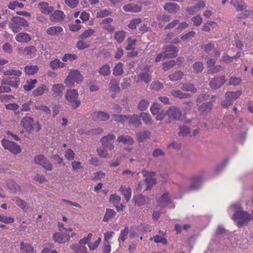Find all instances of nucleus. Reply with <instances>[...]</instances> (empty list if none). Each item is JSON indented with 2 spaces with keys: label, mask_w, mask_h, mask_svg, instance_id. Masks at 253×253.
Instances as JSON below:
<instances>
[{
  "label": "nucleus",
  "mask_w": 253,
  "mask_h": 253,
  "mask_svg": "<svg viewBox=\"0 0 253 253\" xmlns=\"http://www.w3.org/2000/svg\"><path fill=\"white\" fill-rule=\"evenodd\" d=\"M34 162L36 164L42 166L46 170H51L52 166L44 156L40 155L35 157Z\"/></svg>",
  "instance_id": "4468645a"
},
{
  "label": "nucleus",
  "mask_w": 253,
  "mask_h": 253,
  "mask_svg": "<svg viewBox=\"0 0 253 253\" xmlns=\"http://www.w3.org/2000/svg\"><path fill=\"white\" fill-rule=\"evenodd\" d=\"M171 94L174 97L179 99H185L190 97L191 95L187 93H183L179 90H173L171 91Z\"/></svg>",
  "instance_id": "2f4dec72"
},
{
  "label": "nucleus",
  "mask_w": 253,
  "mask_h": 253,
  "mask_svg": "<svg viewBox=\"0 0 253 253\" xmlns=\"http://www.w3.org/2000/svg\"><path fill=\"white\" fill-rule=\"evenodd\" d=\"M151 75L146 72L141 73L137 76H135L134 80L136 83L144 82L145 83L148 84L151 82Z\"/></svg>",
  "instance_id": "6ab92c4d"
},
{
  "label": "nucleus",
  "mask_w": 253,
  "mask_h": 253,
  "mask_svg": "<svg viewBox=\"0 0 253 253\" xmlns=\"http://www.w3.org/2000/svg\"><path fill=\"white\" fill-rule=\"evenodd\" d=\"M182 90L186 91H190L192 93H195L197 91V89L194 85L192 84H183L181 87Z\"/></svg>",
  "instance_id": "c03bdc74"
},
{
  "label": "nucleus",
  "mask_w": 253,
  "mask_h": 253,
  "mask_svg": "<svg viewBox=\"0 0 253 253\" xmlns=\"http://www.w3.org/2000/svg\"><path fill=\"white\" fill-rule=\"evenodd\" d=\"M141 19L139 18H135L131 20L128 25V27L132 30L136 28V26L141 23Z\"/></svg>",
  "instance_id": "e2e57ef3"
},
{
  "label": "nucleus",
  "mask_w": 253,
  "mask_h": 253,
  "mask_svg": "<svg viewBox=\"0 0 253 253\" xmlns=\"http://www.w3.org/2000/svg\"><path fill=\"white\" fill-rule=\"evenodd\" d=\"M14 218L12 217L6 216L2 214H0V221L1 222L5 224H10L14 222Z\"/></svg>",
  "instance_id": "5fc2aeb1"
},
{
  "label": "nucleus",
  "mask_w": 253,
  "mask_h": 253,
  "mask_svg": "<svg viewBox=\"0 0 253 253\" xmlns=\"http://www.w3.org/2000/svg\"><path fill=\"white\" fill-rule=\"evenodd\" d=\"M8 187L12 193H16L20 190V187L13 181L8 183Z\"/></svg>",
  "instance_id": "4d7b16f0"
},
{
  "label": "nucleus",
  "mask_w": 253,
  "mask_h": 253,
  "mask_svg": "<svg viewBox=\"0 0 253 253\" xmlns=\"http://www.w3.org/2000/svg\"><path fill=\"white\" fill-rule=\"evenodd\" d=\"M123 64H116L114 68L113 74L115 76L121 75L124 71L123 69Z\"/></svg>",
  "instance_id": "338daca9"
},
{
  "label": "nucleus",
  "mask_w": 253,
  "mask_h": 253,
  "mask_svg": "<svg viewBox=\"0 0 253 253\" xmlns=\"http://www.w3.org/2000/svg\"><path fill=\"white\" fill-rule=\"evenodd\" d=\"M65 15L63 11L61 10L53 11V13L50 15V20L52 22H61L65 18Z\"/></svg>",
  "instance_id": "412c9836"
},
{
  "label": "nucleus",
  "mask_w": 253,
  "mask_h": 253,
  "mask_svg": "<svg viewBox=\"0 0 253 253\" xmlns=\"http://www.w3.org/2000/svg\"><path fill=\"white\" fill-rule=\"evenodd\" d=\"M149 104V102L148 100L142 99L139 102L138 105V109L140 111L145 110L148 108Z\"/></svg>",
  "instance_id": "052dcab7"
},
{
  "label": "nucleus",
  "mask_w": 253,
  "mask_h": 253,
  "mask_svg": "<svg viewBox=\"0 0 253 253\" xmlns=\"http://www.w3.org/2000/svg\"><path fill=\"white\" fill-rule=\"evenodd\" d=\"M71 248L75 253H87V249L84 246L73 244Z\"/></svg>",
  "instance_id": "4c0bfd02"
},
{
  "label": "nucleus",
  "mask_w": 253,
  "mask_h": 253,
  "mask_svg": "<svg viewBox=\"0 0 253 253\" xmlns=\"http://www.w3.org/2000/svg\"><path fill=\"white\" fill-rule=\"evenodd\" d=\"M83 80V77L78 70H71L65 80L67 86L71 87L74 85L75 83H79Z\"/></svg>",
  "instance_id": "0eeeda50"
},
{
  "label": "nucleus",
  "mask_w": 253,
  "mask_h": 253,
  "mask_svg": "<svg viewBox=\"0 0 253 253\" xmlns=\"http://www.w3.org/2000/svg\"><path fill=\"white\" fill-rule=\"evenodd\" d=\"M153 240L155 243H162L163 245L168 244L167 239L160 235H155L150 238V240Z\"/></svg>",
  "instance_id": "37998d69"
},
{
  "label": "nucleus",
  "mask_w": 253,
  "mask_h": 253,
  "mask_svg": "<svg viewBox=\"0 0 253 253\" xmlns=\"http://www.w3.org/2000/svg\"><path fill=\"white\" fill-rule=\"evenodd\" d=\"M140 117L146 125L149 126L153 124V120L152 119L149 114L146 113H141Z\"/></svg>",
  "instance_id": "c9c22d12"
},
{
  "label": "nucleus",
  "mask_w": 253,
  "mask_h": 253,
  "mask_svg": "<svg viewBox=\"0 0 253 253\" xmlns=\"http://www.w3.org/2000/svg\"><path fill=\"white\" fill-rule=\"evenodd\" d=\"M63 31V28L59 26H52L48 28L46 33L49 36H58Z\"/></svg>",
  "instance_id": "5701e85b"
},
{
  "label": "nucleus",
  "mask_w": 253,
  "mask_h": 253,
  "mask_svg": "<svg viewBox=\"0 0 253 253\" xmlns=\"http://www.w3.org/2000/svg\"><path fill=\"white\" fill-rule=\"evenodd\" d=\"M24 69L26 74L29 75H32L38 72L39 68L36 65H30L26 66Z\"/></svg>",
  "instance_id": "ea45409f"
},
{
  "label": "nucleus",
  "mask_w": 253,
  "mask_h": 253,
  "mask_svg": "<svg viewBox=\"0 0 253 253\" xmlns=\"http://www.w3.org/2000/svg\"><path fill=\"white\" fill-rule=\"evenodd\" d=\"M119 83L117 80H111L109 84V89L112 91L115 92H118L120 91V88L119 86Z\"/></svg>",
  "instance_id": "e433bc0d"
},
{
  "label": "nucleus",
  "mask_w": 253,
  "mask_h": 253,
  "mask_svg": "<svg viewBox=\"0 0 253 253\" xmlns=\"http://www.w3.org/2000/svg\"><path fill=\"white\" fill-rule=\"evenodd\" d=\"M150 111L151 113L156 116L155 118L158 121L163 120L166 115L165 111L161 108L160 105L157 103L153 104L150 108Z\"/></svg>",
  "instance_id": "f8f14e48"
},
{
  "label": "nucleus",
  "mask_w": 253,
  "mask_h": 253,
  "mask_svg": "<svg viewBox=\"0 0 253 253\" xmlns=\"http://www.w3.org/2000/svg\"><path fill=\"white\" fill-rule=\"evenodd\" d=\"M2 146L5 149L8 150L14 154H17L21 152V149L19 145L13 141L3 138L1 140Z\"/></svg>",
  "instance_id": "9b49d317"
},
{
  "label": "nucleus",
  "mask_w": 253,
  "mask_h": 253,
  "mask_svg": "<svg viewBox=\"0 0 253 253\" xmlns=\"http://www.w3.org/2000/svg\"><path fill=\"white\" fill-rule=\"evenodd\" d=\"M112 14L111 9H104L98 11L96 13L97 18H103L111 15Z\"/></svg>",
  "instance_id": "de8ad7c7"
},
{
  "label": "nucleus",
  "mask_w": 253,
  "mask_h": 253,
  "mask_svg": "<svg viewBox=\"0 0 253 253\" xmlns=\"http://www.w3.org/2000/svg\"><path fill=\"white\" fill-rule=\"evenodd\" d=\"M64 231L62 233L56 232L54 234L53 238L55 242L64 244L68 242L70 240L71 237H73V236L76 235V233L75 232H72L71 236L68 234V232H71L73 230L71 228L67 229L64 228Z\"/></svg>",
  "instance_id": "423d86ee"
},
{
  "label": "nucleus",
  "mask_w": 253,
  "mask_h": 253,
  "mask_svg": "<svg viewBox=\"0 0 253 253\" xmlns=\"http://www.w3.org/2000/svg\"><path fill=\"white\" fill-rule=\"evenodd\" d=\"M110 68L108 64H105L100 69L99 73L103 76H107L110 74Z\"/></svg>",
  "instance_id": "680f3d73"
},
{
  "label": "nucleus",
  "mask_w": 253,
  "mask_h": 253,
  "mask_svg": "<svg viewBox=\"0 0 253 253\" xmlns=\"http://www.w3.org/2000/svg\"><path fill=\"white\" fill-rule=\"evenodd\" d=\"M15 40L19 42H27L31 40V38L27 33H21L16 36Z\"/></svg>",
  "instance_id": "bb28decb"
},
{
  "label": "nucleus",
  "mask_w": 253,
  "mask_h": 253,
  "mask_svg": "<svg viewBox=\"0 0 253 253\" xmlns=\"http://www.w3.org/2000/svg\"><path fill=\"white\" fill-rule=\"evenodd\" d=\"M95 31L93 29H89L85 30L80 36L82 40H85L94 34Z\"/></svg>",
  "instance_id": "603ef678"
},
{
  "label": "nucleus",
  "mask_w": 253,
  "mask_h": 253,
  "mask_svg": "<svg viewBox=\"0 0 253 253\" xmlns=\"http://www.w3.org/2000/svg\"><path fill=\"white\" fill-rule=\"evenodd\" d=\"M78 92L75 89L68 90L65 96L66 99L74 109L78 107L81 104L80 101L78 100Z\"/></svg>",
  "instance_id": "1a4fd4ad"
},
{
  "label": "nucleus",
  "mask_w": 253,
  "mask_h": 253,
  "mask_svg": "<svg viewBox=\"0 0 253 253\" xmlns=\"http://www.w3.org/2000/svg\"><path fill=\"white\" fill-rule=\"evenodd\" d=\"M207 68L208 74L217 73L222 69L220 65H215V64H208Z\"/></svg>",
  "instance_id": "72a5a7b5"
},
{
  "label": "nucleus",
  "mask_w": 253,
  "mask_h": 253,
  "mask_svg": "<svg viewBox=\"0 0 253 253\" xmlns=\"http://www.w3.org/2000/svg\"><path fill=\"white\" fill-rule=\"evenodd\" d=\"M142 173L143 176L146 177L145 182L147 184V188L145 190H150L157 182L156 179L154 178L156 175V173L154 171H150L146 169H143L142 171Z\"/></svg>",
  "instance_id": "9d476101"
},
{
  "label": "nucleus",
  "mask_w": 253,
  "mask_h": 253,
  "mask_svg": "<svg viewBox=\"0 0 253 253\" xmlns=\"http://www.w3.org/2000/svg\"><path fill=\"white\" fill-rule=\"evenodd\" d=\"M114 38L118 42L121 43L125 38V32L123 31H117L115 33Z\"/></svg>",
  "instance_id": "3c124183"
},
{
  "label": "nucleus",
  "mask_w": 253,
  "mask_h": 253,
  "mask_svg": "<svg viewBox=\"0 0 253 253\" xmlns=\"http://www.w3.org/2000/svg\"><path fill=\"white\" fill-rule=\"evenodd\" d=\"M164 8L169 13H175L179 10L180 6L175 3L168 2L165 5Z\"/></svg>",
  "instance_id": "4be33fe9"
},
{
  "label": "nucleus",
  "mask_w": 253,
  "mask_h": 253,
  "mask_svg": "<svg viewBox=\"0 0 253 253\" xmlns=\"http://www.w3.org/2000/svg\"><path fill=\"white\" fill-rule=\"evenodd\" d=\"M21 249L26 253H33L34 249L30 244H24L23 242L20 243Z\"/></svg>",
  "instance_id": "a18cd8bd"
},
{
  "label": "nucleus",
  "mask_w": 253,
  "mask_h": 253,
  "mask_svg": "<svg viewBox=\"0 0 253 253\" xmlns=\"http://www.w3.org/2000/svg\"><path fill=\"white\" fill-rule=\"evenodd\" d=\"M120 191H121L123 195L126 198V202H128L131 198V190L129 186H121L120 187Z\"/></svg>",
  "instance_id": "cd10ccee"
},
{
  "label": "nucleus",
  "mask_w": 253,
  "mask_h": 253,
  "mask_svg": "<svg viewBox=\"0 0 253 253\" xmlns=\"http://www.w3.org/2000/svg\"><path fill=\"white\" fill-rule=\"evenodd\" d=\"M164 53L167 58H174L177 56V50L176 47L172 45H166L164 47Z\"/></svg>",
  "instance_id": "a211bd4d"
},
{
  "label": "nucleus",
  "mask_w": 253,
  "mask_h": 253,
  "mask_svg": "<svg viewBox=\"0 0 253 253\" xmlns=\"http://www.w3.org/2000/svg\"><path fill=\"white\" fill-rule=\"evenodd\" d=\"M39 6L41 12L44 14H51L54 11V8L49 6L46 2H41Z\"/></svg>",
  "instance_id": "aec40b11"
},
{
  "label": "nucleus",
  "mask_w": 253,
  "mask_h": 253,
  "mask_svg": "<svg viewBox=\"0 0 253 253\" xmlns=\"http://www.w3.org/2000/svg\"><path fill=\"white\" fill-rule=\"evenodd\" d=\"M37 83V79H31L30 80H27L26 84L23 86V88L26 91L31 90L35 87V85Z\"/></svg>",
  "instance_id": "58836bf2"
},
{
  "label": "nucleus",
  "mask_w": 253,
  "mask_h": 253,
  "mask_svg": "<svg viewBox=\"0 0 253 253\" xmlns=\"http://www.w3.org/2000/svg\"><path fill=\"white\" fill-rule=\"evenodd\" d=\"M183 75V74L182 72L178 71L174 74L170 75L169 76V79L172 81H176L180 80L182 78Z\"/></svg>",
  "instance_id": "13d9d810"
},
{
  "label": "nucleus",
  "mask_w": 253,
  "mask_h": 253,
  "mask_svg": "<svg viewBox=\"0 0 253 253\" xmlns=\"http://www.w3.org/2000/svg\"><path fill=\"white\" fill-rule=\"evenodd\" d=\"M217 25L216 23L213 21H209L205 23L203 26L202 30L206 32H209L211 30V27L214 28Z\"/></svg>",
  "instance_id": "bf43d9fd"
},
{
  "label": "nucleus",
  "mask_w": 253,
  "mask_h": 253,
  "mask_svg": "<svg viewBox=\"0 0 253 253\" xmlns=\"http://www.w3.org/2000/svg\"><path fill=\"white\" fill-rule=\"evenodd\" d=\"M117 140L119 142H122L124 144L131 145L133 143V139L129 136L120 135L118 137Z\"/></svg>",
  "instance_id": "473e14b6"
},
{
  "label": "nucleus",
  "mask_w": 253,
  "mask_h": 253,
  "mask_svg": "<svg viewBox=\"0 0 253 253\" xmlns=\"http://www.w3.org/2000/svg\"><path fill=\"white\" fill-rule=\"evenodd\" d=\"M48 91L47 87L44 85L42 84L38 86L36 89L33 91V95L38 96L43 95L44 93Z\"/></svg>",
  "instance_id": "c85d7f7f"
},
{
  "label": "nucleus",
  "mask_w": 253,
  "mask_h": 253,
  "mask_svg": "<svg viewBox=\"0 0 253 253\" xmlns=\"http://www.w3.org/2000/svg\"><path fill=\"white\" fill-rule=\"evenodd\" d=\"M128 228L125 227L123 230L121 231L118 241L119 242H124L126 239L128 233Z\"/></svg>",
  "instance_id": "09e8293b"
},
{
  "label": "nucleus",
  "mask_w": 253,
  "mask_h": 253,
  "mask_svg": "<svg viewBox=\"0 0 253 253\" xmlns=\"http://www.w3.org/2000/svg\"><path fill=\"white\" fill-rule=\"evenodd\" d=\"M196 35V32L194 31H190L188 33L182 35L181 37V40L183 41H189L191 38L194 37Z\"/></svg>",
  "instance_id": "774afa93"
},
{
  "label": "nucleus",
  "mask_w": 253,
  "mask_h": 253,
  "mask_svg": "<svg viewBox=\"0 0 253 253\" xmlns=\"http://www.w3.org/2000/svg\"><path fill=\"white\" fill-rule=\"evenodd\" d=\"M13 201L15 202V204L23 210L25 211L28 209L27 203L23 200L20 199L19 198L15 197L13 199Z\"/></svg>",
  "instance_id": "49530a36"
},
{
  "label": "nucleus",
  "mask_w": 253,
  "mask_h": 253,
  "mask_svg": "<svg viewBox=\"0 0 253 253\" xmlns=\"http://www.w3.org/2000/svg\"><path fill=\"white\" fill-rule=\"evenodd\" d=\"M18 50L21 51V53L26 55L34 56L36 54L37 49L34 46H28L25 47L24 49L19 48Z\"/></svg>",
  "instance_id": "b1692460"
},
{
  "label": "nucleus",
  "mask_w": 253,
  "mask_h": 253,
  "mask_svg": "<svg viewBox=\"0 0 253 253\" xmlns=\"http://www.w3.org/2000/svg\"><path fill=\"white\" fill-rule=\"evenodd\" d=\"M230 3L236 8L237 11H242L245 9V3L241 0H231Z\"/></svg>",
  "instance_id": "7c9ffc66"
},
{
  "label": "nucleus",
  "mask_w": 253,
  "mask_h": 253,
  "mask_svg": "<svg viewBox=\"0 0 253 253\" xmlns=\"http://www.w3.org/2000/svg\"><path fill=\"white\" fill-rule=\"evenodd\" d=\"M180 131L178 132L179 136H185L190 133V129L186 126H180Z\"/></svg>",
  "instance_id": "69168bd1"
},
{
  "label": "nucleus",
  "mask_w": 253,
  "mask_h": 253,
  "mask_svg": "<svg viewBox=\"0 0 253 253\" xmlns=\"http://www.w3.org/2000/svg\"><path fill=\"white\" fill-rule=\"evenodd\" d=\"M193 183L190 185L189 188L191 190L198 189L201 184L202 177L201 176L193 177L192 178Z\"/></svg>",
  "instance_id": "f704fd0d"
},
{
  "label": "nucleus",
  "mask_w": 253,
  "mask_h": 253,
  "mask_svg": "<svg viewBox=\"0 0 253 253\" xmlns=\"http://www.w3.org/2000/svg\"><path fill=\"white\" fill-rule=\"evenodd\" d=\"M11 20L13 23L9 24V27L14 33L19 32L22 30V27L29 26L27 21L19 16L13 17Z\"/></svg>",
  "instance_id": "20e7f679"
},
{
  "label": "nucleus",
  "mask_w": 253,
  "mask_h": 253,
  "mask_svg": "<svg viewBox=\"0 0 253 253\" xmlns=\"http://www.w3.org/2000/svg\"><path fill=\"white\" fill-rule=\"evenodd\" d=\"M123 8L126 12H129L132 13H137L142 10L141 2H139L137 3H128L123 6Z\"/></svg>",
  "instance_id": "2eb2a0df"
},
{
  "label": "nucleus",
  "mask_w": 253,
  "mask_h": 253,
  "mask_svg": "<svg viewBox=\"0 0 253 253\" xmlns=\"http://www.w3.org/2000/svg\"><path fill=\"white\" fill-rule=\"evenodd\" d=\"M231 207L235 211L232 219L237 222L239 227L247 224L251 219V214L243 211L240 204H234L231 206Z\"/></svg>",
  "instance_id": "f257e3e1"
},
{
  "label": "nucleus",
  "mask_w": 253,
  "mask_h": 253,
  "mask_svg": "<svg viewBox=\"0 0 253 253\" xmlns=\"http://www.w3.org/2000/svg\"><path fill=\"white\" fill-rule=\"evenodd\" d=\"M115 118V121L118 122L123 123L126 121L130 124H133L138 127L141 125L140 116L137 115H122L113 114L112 115Z\"/></svg>",
  "instance_id": "7ed1b4c3"
},
{
  "label": "nucleus",
  "mask_w": 253,
  "mask_h": 253,
  "mask_svg": "<svg viewBox=\"0 0 253 253\" xmlns=\"http://www.w3.org/2000/svg\"><path fill=\"white\" fill-rule=\"evenodd\" d=\"M158 205L160 207H164L169 203H171V200L169 196V193H166L162 195L160 199L158 200Z\"/></svg>",
  "instance_id": "393cba45"
},
{
  "label": "nucleus",
  "mask_w": 253,
  "mask_h": 253,
  "mask_svg": "<svg viewBox=\"0 0 253 253\" xmlns=\"http://www.w3.org/2000/svg\"><path fill=\"white\" fill-rule=\"evenodd\" d=\"M134 200V204L138 206L144 205L146 202L145 197L141 194L135 196Z\"/></svg>",
  "instance_id": "8fccbe9b"
},
{
  "label": "nucleus",
  "mask_w": 253,
  "mask_h": 253,
  "mask_svg": "<svg viewBox=\"0 0 253 253\" xmlns=\"http://www.w3.org/2000/svg\"><path fill=\"white\" fill-rule=\"evenodd\" d=\"M136 230L138 233L141 235H143L144 233H146L151 231V227L147 224H141L137 226Z\"/></svg>",
  "instance_id": "c756f323"
},
{
  "label": "nucleus",
  "mask_w": 253,
  "mask_h": 253,
  "mask_svg": "<svg viewBox=\"0 0 253 253\" xmlns=\"http://www.w3.org/2000/svg\"><path fill=\"white\" fill-rule=\"evenodd\" d=\"M34 119L30 117H25L21 121V124L25 130L31 133L33 130Z\"/></svg>",
  "instance_id": "f3484780"
},
{
  "label": "nucleus",
  "mask_w": 253,
  "mask_h": 253,
  "mask_svg": "<svg viewBox=\"0 0 253 253\" xmlns=\"http://www.w3.org/2000/svg\"><path fill=\"white\" fill-rule=\"evenodd\" d=\"M64 89V86L62 84H54L52 86V91L54 94L61 96L62 90Z\"/></svg>",
  "instance_id": "79ce46f5"
},
{
  "label": "nucleus",
  "mask_w": 253,
  "mask_h": 253,
  "mask_svg": "<svg viewBox=\"0 0 253 253\" xmlns=\"http://www.w3.org/2000/svg\"><path fill=\"white\" fill-rule=\"evenodd\" d=\"M226 82L225 77L214 78L210 82L209 85L213 89H217L220 88Z\"/></svg>",
  "instance_id": "dca6fc26"
},
{
  "label": "nucleus",
  "mask_w": 253,
  "mask_h": 253,
  "mask_svg": "<svg viewBox=\"0 0 253 253\" xmlns=\"http://www.w3.org/2000/svg\"><path fill=\"white\" fill-rule=\"evenodd\" d=\"M94 117H95V119L98 121H105L109 119L110 116L106 112L98 111L94 112Z\"/></svg>",
  "instance_id": "a878e982"
},
{
  "label": "nucleus",
  "mask_w": 253,
  "mask_h": 253,
  "mask_svg": "<svg viewBox=\"0 0 253 253\" xmlns=\"http://www.w3.org/2000/svg\"><path fill=\"white\" fill-rule=\"evenodd\" d=\"M242 94V91H227L225 94V99L221 102V106L225 108H228Z\"/></svg>",
  "instance_id": "39448f33"
},
{
  "label": "nucleus",
  "mask_w": 253,
  "mask_h": 253,
  "mask_svg": "<svg viewBox=\"0 0 253 253\" xmlns=\"http://www.w3.org/2000/svg\"><path fill=\"white\" fill-rule=\"evenodd\" d=\"M157 20L158 21H161L164 23L169 22L171 19V17L169 15L166 14H158L157 15Z\"/></svg>",
  "instance_id": "0e129e2a"
},
{
  "label": "nucleus",
  "mask_w": 253,
  "mask_h": 253,
  "mask_svg": "<svg viewBox=\"0 0 253 253\" xmlns=\"http://www.w3.org/2000/svg\"><path fill=\"white\" fill-rule=\"evenodd\" d=\"M212 104L211 102L203 103L199 107L200 111L202 112H209L211 110Z\"/></svg>",
  "instance_id": "864d4df0"
},
{
  "label": "nucleus",
  "mask_w": 253,
  "mask_h": 253,
  "mask_svg": "<svg viewBox=\"0 0 253 253\" xmlns=\"http://www.w3.org/2000/svg\"><path fill=\"white\" fill-rule=\"evenodd\" d=\"M169 117V121L171 120H178L181 117L182 112L180 109L175 106H172L169 108L167 113H166Z\"/></svg>",
  "instance_id": "ddd939ff"
},
{
  "label": "nucleus",
  "mask_w": 253,
  "mask_h": 253,
  "mask_svg": "<svg viewBox=\"0 0 253 253\" xmlns=\"http://www.w3.org/2000/svg\"><path fill=\"white\" fill-rule=\"evenodd\" d=\"M115 138V136L113 134H109L102 138L101 141L102 142V145L104 148H100L97 150L98 155L100 157L102 158H106L108 156V153L106 149L112 150L114 148L113 143Z\"/></svg>",
  "instance_id": "f03ea898"
},
{
  "label": "nucleus",
  "mask_w": 253,
  "mask_h": 253,
  "mask_svg": "<svg viewBox=\"0 0 253 253\" xmlns=\"http://www.w3.org/2000/svg\"><path fill=\"white\" fill-rule=\"evenodd\" d=\"M2 72L4 75L11 76L10 79H14V80L13 81H9L8 82V84L14 87H17L20 83L19 77L22 75L21 71L19 70L10 69L6 71H2Z\"/></svg>",
  "instance_id": "6e6552de"
},
{
  "label": "nucleus",
  "mask_w": 253,
  "mask_h": 253,
  "mask_svg": "<svg viewBox=\"0 0 253 253\" xmlns=\"http://www.w3.org/2000/svg\"><path fill=\"white\" fill-rule=\"evenodd\" d=\"M150 134V131L145 130L143 132L138 133L137 134V136L139 141L143 142L144 140L149 137Z\"/></svg>",
  "instance_id": "6e6d98bb"
},
{
  "label": "nucleus",
  "mask_w": 253,
  "mask_h": 253,
  "mask_svg": "<svg viewBox=\"0 0 253 253\" xmlns=\"http://www.w3.org/2000/svg\"><path fill=\"white\" fill-rule=\"evenodd\" d=\"M116 214V212L115 211L112 209H107L103 217V221L108 222L109 220L114 217Z\"/></svg>",
  "instance_id": "a19ab883"
}]
</instances>
